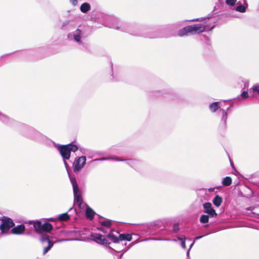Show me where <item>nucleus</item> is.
<instances>
[{
	"mask_svg": "<svg viewBox=\"0 0 259 259\" xmlns=\"http://www.w3.org/2000/svg\"><path fill=\"white\" fill-rule=\"evenodd\" d=\"M97 229H98V230L102 231L104 233H107V230L108 229H107L106 228H105V227H103V226H101L100 227H98Z\"/></svg>",
	"mask_w": 259,
	"mask_h": 259,
	"instance_id": "30",
	"label": "nucleus"
},
{
	"mask_svg": "<svg viewBox=\"0 0 259 259\" xmlns=\"http://www.w3.org/2000/svg\"><path fill=\"white\" fill-rule=\"evenodd\" d=\"M0 120L3 122H7L8 120V117L0 113Z\"/></svg>",
	"mask_w": 259,
	"mask_h": 259,
	"instance_id": "28",
	"label": "nucleus"
},
{
	"mask_svg": "<svg viewBox=\"0 0 259 259\" xmlns=\"http://www.w3.org/2000/svg\"><path fill=\"white\" fill-rule=\"evenodd\" d=\"M126 163L136 170H140L142 166L141 162L136 159H128L127 160Z\"/></svg>",
	"mask_w": 259,
	"mask_h": 259,
	"instance_id": "13",
	"label": "nucleus"
},
{
	"mask_svg": "<svg viewBox=\"0 0 259 259\" xmlns=\"http://www.w3.org/2000/svg\"><path fill=\"white\" fill-rule=\"evenodd\" d=\"M95 212L94 210L90 207L87 208L85 215L87 218L92 220L94 217Z\"/></svg>",
	"mask_w": 259,
	"mask_h": 259,
	"instance_id": "19",
	"label": "nucleus"
},
{
	"mask_svg": "<svg viewBox=\"0 0 259 259\" xmlns=\"http://www.w3.org/2000/svg\"><path fill=\"white\" fill-rule=\"evenodd\" d=\"M204 209V212L207 213L211 217H215L217 215L215 210L212 207V205L210 202H206L203 204Z\"/></svg>",
	"mask_w": 259,
	"mask_h": 259,
	"instance_id": "12",
	"label": "nucleus"
},
{
	"mask_svg": "<svg viewBox=\"0 0 259 259\" xmlns=\"http://www.w3.org/2000/svg\"><path fill=\"white\" fill-rule=\"evenodd\" d=\"M103 24L109 28L129 33L134 35H142L144 37H152L142 33L136 26L128 23L121 22L113 15H106L104 17Z\"/></svg>",
	"mask_w": 259,
	"mask_h": 259,
	"instance_id": "1",
	"label": "nucleus"
},
{
	"mask_svg": "<svg viewBox=\"0 0 259 259\" xmlns=\"http://www.w3.org/2000/svg\"><path fill=\"white\" fill-rule=\"evenodd\" d=\"M119 242L120 241H123V240H126L128 241H130L132 239V235L130 234H120L119 235ZM120 247L116 248V249H113L115 251L117 252H119L122 250H123L124 249L125 246L126 245V243H125L124 245L123 244H120Z\"/></svg>",
	"mask_w": 259,
	"mask_h": 259,
	"instance_id": "9",
	"label": "nucleus"
},
{
	"mask_svg": "<svg viewBox=\"0 0 259 259\" xmlns=\"http://www.w3.org/2000/svg\"><path fill=\"white\" fill-rule=\"evenodd\" d=\"M70 180L73 187L74 201L80 206L83 201L81 192L78 188L75 178L74 177L70 178Z\"/></svg>",
	"mask_w": 259,
	"mask_h": 259,
	"instance_id": "4",
	"label": "nucleus"
},
{
	"mask_svg": "<svg viewBox=\"0 0 259 259\" xmlns=\"http://www.w3.org/2000/svg\"><path fill=\"white\" fill-rule=\"evenodd\" d=\"M219 108V103L214 102L212 103L209 106L210 110L212 112H215Z\"/></svg>",
	"mask_w": 259,
	"mask_h": 259,
	"instance_id": "25",
	"label": "nucleus"
},
{
	"mask_svg": "<svg viewBox=\"0 0 259 259\" xmlns=\"http://www.w3.org/2000/svg\"><path fill=\"white\" fill-rule=\"evenodd\" d=\"M25 230V226L23 225H19L13 228L11 233L14 234L20 235L23 233Z\"/></svg>",
	"mask_w": 259,
	"mask_h": 259,
	"instance_id": "14",
	"label": "nucleus"
},
{
	"mask_svg": "<svg viewBox=\"0 0 259 259\" xmlns=\"http://www.w3.org/2000/svg\"><path fill=\"white\" fill-rule=\"evenodd\" d=\"M179 230V226L178 224H175L173 226V230L175 232H177Z\"/></svg>",
	"mask_w": 259,
	"mask_h": 259,
	"instance_id": "33",
	"label": "nucleus"
},
{
	"mask_svg": "<svg viewBox=\"0 0 259 259\" xmlns=\"http://www.w3.org/2000/svg\"><path fill=\"white\" fill-rule=\"evenodd\" d=\"M236 2V0H226V3L230 6H233Z\"/></svg>",
	"mask_w": 259,
	"mask_h": 259,
	"instance_id": "31",
	"label": "nucleus"
},
{
	"mask_svg": "<svg viewBox=\"0 0 259 259\" xmlns=\"http://www.w3.org/2000/svg\"><path fill=\"white\" fill-rule=\"evenodd\" d=\"M252 91L254 92H257L259 94V84H255L252 88Z\"/></svg>",
	"mask_w": 259,
	"mask_h": 259,
	"instance_id": "29",
	"label": "nucleus"
},
{
	"mask_svg": "<svg viewBox=\"0 0 259 259\" xmlns=\"http://www.w3.org/2000/svg\"><path fill=\"white\" fill-rule=\"evenodd\" d=\"M33 227L35 231L38 234H41V226L42 224L40 221L34 222L33 223Z\"/></svg>",
	"mask_w": 259,
	"mask_h": 259,
	"instance_id": "16",
	"label": "nucleus"
},
{
	"mask_svg": "<svg viewBox=\"0 0 259 259\" xmlns=\"http://www.w3.org/2000/svg\"><path fill=\"white\" fill-rule=\"evenodd\" d=\"M14 223L13 221L10 219H5L2 220V223L0 225V229L2 233L7 234L10 228L13 227Z\"/></svg>",
	"mask_w": 259,
	"mask_h": 259,
	"instance_id": "8",
	"label": "nucleus"
},
{
	"mask_svg": "<svg viewBox=\"0 0 259 259\" xmlns=\"http://www.w3.org/2000/svg\"><path fill=\"white\" fill-rule=\"evenodd\" d=\"M179 240H180L181 241L182 246L184 248H186V244H185V238L184 239L179 238Z\"/></svg>",
	"mask_w": 259,
	"mask_h": 259,
	"instance_id": "34",
	"label": "nucleus"
},
{
	"mask_svg": "<svg viewBox=\"0 0 259 259\" xmlns=\"http://www.w3.org/2000/svg\"><path fill=\"white\" fill-rule=\"evenodd\" d=\"M128 248H129V247H128L127 249H126V250H125V251H127V250H128Z\"/></svg>",
	"mask_w": 259,
	"mask_h": 259,
	"instance_id": "41",
	"label": "nucleus"
},
{
	"mask_svg": "<svg viewBox=\"0 0 259 259\" xmlns=\"http://www.w3.org/2000/svg\"><path fill=\"white\" fill-rule=\"evenodd\" d=\"M112 222V221L111 220H105L103 221H101L100 223L102 226L105 227L107 229H110L111 226Z\"/></svg>",
	"mask_w": 259,
	"mask_h": 259,
	"instance_id": "20",
	"label": "nucleus"
},
{
	"mask_svg": "<svg viewBox=\"0 0 259 259\" xmlns=\"http://www.w3.org/2000/svg\"><path fill=\"white\" fill-rule=\"evenodd\" d=\"M91 239L93 241L100 243L101 244H109L108 241L105 238L104 236L98 233H92L91 234Z\"/></svg>",
	"mask_w": 259,
	"mask_h": 259,
	"instance_id": "10",
	"label": "nucleus"
},
{
	"mask_svg": "<svg viewBox=\"0 0 259 259\" xmlns=\"http://www.w3.org/2000/svg\"><path fill=\"white\" fill-rule=\"evenodd\" d=\"M119 233L114 229H111L110 232L107 235V237L112 241L113 243H117L118 245L119 244Z\"/></svg>",
	"mask_w": 259,
	"mask_h": 259,
	"instance_id": "11",
	"label": "nucleus"
},
{
	"mask_svg": "<svg viewBox=\"0 0 259 259\" xmlns=\"http://www.w3.org/2000/svg\"><path fill=\"white\" fill-rule=\"evenodd\" d=\"M86 157L82 156L75 158L73 163V171L77 172L80 171L84 166L86 163Z\"/></svg>",
	"mask_w": 259,
	"mask_h": 259,
	"instance_id": "7",
	"label": "nucleus"
},
{
	"mask_svg": "<svg viewBox=\"0 0 259 259\" xmlns=\"http://www.w3.org/2000/svg\"><path fill=\"white\" fill-rule=\"evenodd\" d=\"M206 227H207L208 226V225L205 226Z\"/></svg>",
	"mask_w": 259,
	"mask_h": 259,
	"instance_id": "40",
	"label": "nucleus"
},
{
	"mask_svg": "<svg viewBox=\"0 0 259 259\" xmlns=\"http://www.w3.org/2000/svg\"><path fill=\"white\" fill-rule=\"evenodd\" d=\"M236 10L241 13H244L246 11V8L243 5H240L236 7Z\"/></svg>",
	"mask_w": 259,
	"mask_h": 259,
	"instance_id": "27",
	"label": "nucleus"
},
{
	"mask_svg": "<svg viewBox=\"0 0 259 259\" xmlns=\"http://www.w3.org/2000/svg\"><path fill=\"white\" fill-rule=\"evenodd\" d=\"M199 221L202 224L207 223L209 221V216L206 214H202L201 215Z\"/></svg>",
	"mask_w": 259,
	"mask_h": 259,
	"instance_id": "24",
	"label": "nucleus"
},
{
	"mask_svg": "<svg viewBox=\"0 0 259 259\" xmlns=\"http://www.w3.org/2000/svg\"><path fill=\"white\" fill-rule=\"evenodd\" d=\"M222 201V198L218 195H215L212 200L213 204L217 207H219L221 205Z\"/></svg>",
	"mask_w": 259,
	"mask_h": 259,
	"instance_id": "17",
	"label": "nucleus"
},
{
	"mask_svg": "<svg viewBox=\"0 0 259 259\" xmlns=\"http://www.w3.org/2000/svg\"><path fill=\"white\" fill-rule=\"evenodd\" d=\"M68 37L70 39L74 40L78 45L84 47V44L82 41V39L84 38L83 34L80 29H77L72 33L68 34Z\"/></svg>",
	"mask_w": 259,
	"mask_h": 259,
	"instance_id": "6",
	"label": "nucleus"
},
{
	"mask_svg": "<svg viewBox=\"0 0 259 259\" xmlns=\"http://www.w3.org/2000/svg\"><path fill=\"white\" fill-rule=\"evenodd\" d=\"M110 159L115 160L118 161H124L125 160L123 159H121V158H120L119 157H104V158H99V159H96L94 160V161H96V160H110Z\"/></svg>",
	"mask_w": 259,
	"mask_h": 259,
	"instance_id": "21",
	"label": "nucleus"
},
{
	"mask_svg": "<svg viewBox=\"0 0 259 259\" xmlns=\"http://www.w3.org/2000/svg\"><path fill=\"white\" fill-rule=\"evenodd\" d=\"M194 21H199V19H195Z\"/></svg>",
	"mask_w": 259,
	"mask_h": 259,
	"instance_id": "39",
	"label": "nucleus"
},
{
	"mask_svg": "<svg viewBox=\"0 0 259 259\" xmlns=\"http://www.w3.org/2000/svg\"><path fill=\"white\" fill-rule=\"evenodd\" d=\"M205 30L206 26L202 24L189 25L180 29L178 31V35L180 36H183L189 33H199L204 32Z\"/></svg>",
	"mask_w": 259,
	"mask_h": 259,
	"instance_id": "3",
	"label": "nucleus"
},
{
	"mask_svg": "<svg viewBox=\"0 0 259 259\" xmlns=\"http://www.w3.org/2000/svg\"><path fill=\"white\" fill-rule=\"evenodd\" d=\"M203 237V236H197V237H196L195 239L198 240V239L201 238Z\"/></svg>",
	"mask_w": 259,
	"mask_h": 259,
	"instance_id": "37",
	"label": "nucleus"
},
{
	"mask_svg": "<svg viewBox=\"0 0 259 259\" xmlns=\"http://www.w3.org/2000/svg\"><path fill=\"white\" fill-rule=\"evenodd\" d=\"M70 2L72 3V4L74 6H76L77 4L78 1L77 0H70Z\"/></svg>",
	"mask_w": 259,
	"mask_h": 259,
	"instance_id": "36",
	"label": "nucleus"
},
{
	"mask_svg": "<svg viewBox=\"0 0 259 259\" xmlns=\"http://www.w3.org/2000/svg\"><path fill=\"white\" fill-rule=\"evenodd\" d=\"M35 134H36L37 136H40V134L39 132H35Z\"/></svg>",
	"mask_w": 259,
	"mask_h": 259,
	"instance_id": "38",
	"label": "nucleus"
},
{
	"mask_svg": "<svg viewBox=\"0 0 259 259\" xmlns=\"http://www.w3.org/2000/svg\"><path fill=\"white\" fill-rule=\"evenodd\" d=\"M162 224V222L160 220H156L155 221H153L150 224V227H155V226H159L160 227Z\"/></svg>",
	"mask_w": 259,
	"mask_h": 259,
	"instance_id": "26",
	"label": "nucleus"
},
{
	"mask_svg": "<svg viewBox=\"0 0 259 259\" xmlns=\"http://www.w3.org/2000/svg\"><path fill=\"white\" fill-rule=\"evenodd\" d=\"M232 179L230 177H226L224 178L222 184L223 186H229L232 184Z\"/></svg>",
	"mask_w": 259,
	"mask_h": 259,
	"instance_id": "23",
	"label": "nucleus"
},
{
	"mask_svg": "<svg viewBox=\"0 0 259 259\" xmlns=\"http://www.w3.org/2000/svg\"><path fill=\"white\" fill-rule=\"evenodd\" d=\"M41 227V234H40L41 235L44 234L42 233L43 232L49 233L53 229L52 225L49 223H45L43 224Z\"/></svg>",
	"mask_w": 259,
	"mask_h": 259,
	"instance_id": "15",
	"label": "nucleus"
},
{
	"mask_svg": "<svg viewBox=\"0 0 259 259\" xmlns=\"http://www.w3.org/2000/svg\"><path fill=\"white\" fill-rule=\"evenodd\" d=\"M80 151L83 153V154H87L88 152V149H84V148H79Z\"/></svg>",
	"mask_w": 259,
	"mask_h": 259,
	"instance_id": "35",
	"label": "nucleus"
},
{
	"mask_svg": "<svg viewBox=\"0 0 259 259\" xmlns=\"http://www.w3.org/2000/svg\"><path fill=\"white\" fill-rule=\"evenodd\" d=\"M39 240L42 244L45 246L43 251V254L45 255L53 247L55 242L51 241L50 237L47 234H42Z\"/></svg>",
	"mask_w": 259,
	"mask_h": 259,
	"instance_id": "5",
	"label": "nucleus"
},
{
	"mask_svg": "<svg viewBox=\"0 0 259 259\" xmlns=\"http://www.w3.org/2000/svg\"><path fill=\"white\" fill-rule=\"evenodd\" d=\"M79 147L73 143L58 146V150L63 158L64 164L66 168L68 166V164L66 160L70 158V152L71 151L75 152L77 151Z\"/></svg>",
	"mask_w": 259,
	"mask_h": 259,
	"instance_id": "2",
	"label": "nucleus"
},
{
	"mask_svg": "<svg viewBox=\"0 0 259 259\" xmlns=\"http://www.w3.org/2000/svg\"><path fill=\"white\" fill-rule=\"evenodd\" d=\"M241 96L243 99H245L248 97V94L247 91H243L241 94Z\"/></svg>",
	"mask_w": 259,
	"mask_h": 259,
	"instance_id": "32",
	"label": "nucleus"
},
{
	"mask_svg": "<svg viewBox=\"0 0 259 259\" xmlns=\"http://www.w3.org/2000/svg\"><path fill=\"white\" fill-rule=\"evenodd\" d=\"M80 9L81 12L85 13L91 9V6L88 3H84L80 6Z\"/></svg>",
	"mask_w": 259,
	"mask_h": 259,
	"instance_id": "18",
	"label": "nucleus"
},
{
	"mask_svg": "<svg viewBox=\"0 0 259 259\" xmlns=\"http://www.w3.org/2000/svg\"><path fill=\"white\" fill-rule=\"evenodd\" d=\"M57 219L60 221H66L70 219V216L67 212L60 214Z\"/></svg>",
	"mask_w": 259,
	"mask_h": 259,
	"instance_id": "22",
	"label": "nucleus"
}]
</instances>
